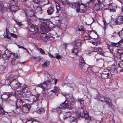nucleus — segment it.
Instances as JSON below:
<instances>
[{
  "label": "nucleus",
  "instance_id": "f257e3e1",
  "mask_svg": "<svg viewBox=\"0 0 123 123\" xmlns=\"http://www.w3.org/2000/svg\"><path fill=\"white\" fill-rule=\"evenodd\" d=\"M45 81L43 83L40 84L38 85L37 87L41 89V92L43 94L45 92L47 91L50 88L49 87V85H50L52 82L53 80L51 76L49 74H48L47 76L45 78Z\"/></svg>",
  "mask_w": 123,
  "mask_h": 123
},
{
  "label": "nucleus",
  "instance_id": "f03ea898",
  "mask_svg": "<svg viewBox=\"0 0 123 123\" xmlns=\"http://www.w3.org/2000/svg\"><path fill=\"white\" fill-rule=\"evenodd\" d=\"M76 114L78 117H81L84 119L85 121L87 123H89L91 120V117L85 110H83V111L80 113L76 112Z\"/></svg>",
  "mask_w": 123,
  "mask_h": 123
},
{
  "label": "nucleus",
  "instance_id": "7ed1b4c3",
  "mask_svg": "<svg viewBox=\"0 0 123 123\" xmlns=\"http://www.w3.org/2000/svg\"><path fill=\"white\" fill-rule=\"evenodd\" d=\"M26 22L28 24V26L30 27V31L33 32V34H35L37 33L38 31V28L37 26L33 24H31V21L29 20V21L27 18L26 20Z\"/></svg>",
  "mask_w": 123,
  "mask_h": 123
},
{
  "label": "nucleus",
  "instance_id": "20e7f679",
  "mask_svg": "<svg viewBox=\"0 0 123 123\" xmlns=\"http://www.w3.org/2000/svg\"><path fill=\"white\" fill-rule=\"evenodd\" d=\"M79 66L82 72L84 73L87 72L86 70L88 67V66L84 62V59L82 57L80 58Z\"/></svg>",
  "mask_w": 123,
  "mask_h": 123
},
{
  "label": "nucleus",
  "instance_id": "39448f33",
  "mask_svg": "<svg viewBox=\"0 0 123 123\" xmlns=\"http://www.w3.org/2000/svg\"><path fill=\"white\" fill-rule=\"evenodd\" d=\"M10 85L12 89H17L20 87L21 85L20 83L16 80H13L10 83Z\"/></svg>",
  "mask_w": 123,
  "mask_h": 123
},
{
  "label": "nucleus",
  "instance_id": "423d86ee",
  "mask_svg": "<svg viewBox=\"0 0 123 123\" xmlns=\"http://www.w3.org/2000/svg\"><path fill=\"white\" fill-rule=\"evenodd\" d=\"M41 24L40 28L41 30L43 32H48L49 30V28L48 27L45 21H44L43 20H41L40 21Z\"/></svg>",
  "mask_w": 123,
  "mask_h": 123
},
{
  "label": "nucleus",
  "instance_id": "0eeeda50",
  "mask_svg": "<svg viewBox=\"0 0 123 123\" xmlns=\"http://www.w3.org/2000/svg\"><path fill=\"white\" fill-rule=\"evenodd\" d=\"M123 16H119L118 18L114 20L112 22L113 25H120L123 23Z\"/></svg>",
  "mask_w": 123,
  "mask_h": 123
},
{
  "label": "nucleus",
  "instance_id": "6e6552de",
  "mask_svg": "<svg viewBox=\"0 0 123 123\" xmlns=\"http://www.w3.org/2000/svg\"><path fill=\"white\" fill-rule=\"evenodd\" d=\"M61 94L64 96L66 99H68L70 102H73L74 101V99L71 94L63 92H62Z\"/></svg>",
  "mask_w": 123,
  "mask_h": 123
},
{
  "label": "nucleus",
  "instance_id": "1a4fd4ad",
  "mask_svg": "<svg viewBox=\"0 0 123 123\" xmlns=\"http://www.w3.org/2000/svg\"><path fill=\"white\" fill-rule=\"evenodd\" d=\"M30 108V104H27L22 106V111L26 113L28 112Z\"/></svg>",
  "mask_w": 123,
  "mask_h": 123
},
{
  "label": "nucleus",
  "instance_id": "9d476101",
  "mask_svg": "<svg viewBox=\"0 0 123 123\" xmlns=\"http://www.w3.org/2000/svg\"><path fill=\"white\" fill-rule=\"evenodd\" d=\"M9 6L11 10L13 12H14L18 10V6L16 5V4L14 1L12 2L9 5Z\"/></svg>",
  "mask_w": 123,
  "mask_h": 123
},
{
  "label": "nucleus",
  "instance_id": "9b49d317",
  "mask_svg": "<svg viewBox=\"0 0 123 123\" xmlns=\"http://www.w3.org/2000/svg\"><path fill=\"white\" fill-rule=\"evenodd\" d=\"M34 12L33 11L31 10L30 11L28 10H27V12H26L25 13V15L26 16V19L25 20L26 21V20L27 18L28 21H29V20H30L29 19V17H35L34 15Z\"/></svg>",
  "mask_w": 123,
  "mask_h": 123
},
{
  "label": "nucleus",
  "instance_id": "f8f14e48",
  "mask_svg": "<svg viewBox=\"0 0 123 123\" xmlns=\"http://www.w3.org/2000/svg\"><path fill=\"white\" fill-rule=\"evenodd\" d=\"M105 102L108 105L109 108L111 109H113L114 108L113 106L112 105L110 99L108 97H106L104 98Z\"/></svg>",
  "mask_w": 123,
  "mask_h": 123
},
{
  "label": "nucleus",
  "instance_id": "ddd939ff",
  "mask_svg": "<svg viewBox=\"0 0 123 123\" xmlns=\"http://www.w3.org/2000/svg\"><path fill=\"white\" fill-rule=\"evenodd\" d=\"M91 32V31H88L82 32V33H83V37L84 39L88 40L91 38V37L89 35V34H90Z\"/></svg>",
  "mask_w": 123,
  "mask_h": 123
},
{
  "label": "nucleus",
  "instance_id": "4468645a",
  "mask_svg": "<svg viewBox=\"0 0 123 123\" xmlns=\"http://www.w3.org/2000/svg\"><path fill=\"white\" fill-rule=\"evenodd\" d=\"M67 102L65 101L61 105L62 107L60 108V107H58V108L57 109V110L58 111L59 110L61 111V110L62 109L65 108L68 109L71 108V107H69L68 105H67Z\"/></svg>",
  "mask_w": 123,
  "mask_h": 123
},
{
  "label": "nucleus",
  "instance_id": "2eb2a0df",
  "mask_svg": "<svg viewBox=\"0 0 123 123\" xmlns=\"http://www.w3.org/2000/svg\"><path fill=\"white\" fill-rule=\"evenodd\" d=\"M10 94L9 93L4 92L1 95V98L3 100L5 101L7 100Z\"/></svg>",
  "mask_w": 123,
  "mask_h": 123
},
{
  "label": "nucleus",
  "instance_id": "dca6fc26",
  "mask_svg": "<svg viewBox=\"0 0 123 123\" xmlns=\"http://www.w3.org/2000/svg\"><path fill=\"white\" fill-rule=\"evenodd\" d=\"M48 54L52 58H56L58 59H61L62 58V56L58 53H55L54 55L49 53H48Z\"/></svg>",
  "mask_w": 123,
  "mask_h": 123
},
{
  "label": "nucleus",
  "instance_id": "f3484780",
  "mask_svg": "<svg viewBox=\"0 0 123 123\" xmlns=\"http://www.w3.org/2000/svg\"><path fill=\"white\" fill-rule=\"evenodd\" d=\"M121 43H123V40H121L118 43H111V44L109 46L110 47L113 46V47H118L121 44Z\"/></svg>",
  "mask_w": 123,
  "mask_h": 123
},
{
  "label": "nucleus",
  "instance_id": "a211bd4d",
  "mask_svg": "<svg viewBox=\"0 0 123 123\" xmlns=\"http://www.w3.org/2000/svg\"><path fill=\"white\" fill-rule=\"evenodd\" d=\"M24 103V102L21 99H18L16 103V109H18L20 108L21 105Z\"/></svg>",
  "mask_w": 123,
  "mask_h": 123
},
{
  "label": "nucleus",
  "instance_id": "6ab92c4d",
  "mask_svg": "<svg viewBox=\"0 0 123 123\" xmlns=\"http://www.w3.org/2000/svg\"><path fill=\"white\" fill-rule=\"evenodd\" d=\"M21 90L22 91L23 93H24L25 94L27 93L29 91V88L25 84L24 85L22 86Z\"/></svg>",
  "mask_w": 123,
  "mask_h": 123
},
{
  "label": "nucleus",
  "instance_id": "aec40b11",
  "mask_svg": "<svg viewBox=\"0 0 123 123\" xmlns=\"http://www.w3.org/2000/svg\"><path fill=\"white\" fill-rule=\"evenodd\" d=\"M103 1L101 2L100 0H98V3H96L95 5V7L96 9L97 10H98L100 9L101 7L100 6L102 5L103 3V1Z\"/></svg>",
  "mask_w": 123,
  "mask_h": 123
},
{
  "label": "nucleus",
  "instance_id": "412c9836",
  "mask_svg": "<svg viewBox=\"0 0 123 123\" xmlns=\"http://www.w3.org/2000/svg\"><path fill=\"white\" fill-rule=\"evenodd\" d=\"M41 39L44 41H46L48 39V37L47 34L45 33H42L40 35Z\"/></svg>",
  "mask_w": 123,
  "mask_h": 123
},
{
  "label": "nucleus",
  "instance_id": "4be33fe9",
  "mask_svg": "<svg viewBox=\"0 0 123 123\" xmlns=\"http://www.w3.org/2000/svg\"><path fill=\"white\" fill-rule=\"evenodd\" d=\"M62 2L63 4L65 5L68 7L72 6H73L72 4L66 0L62 1Z\"/></svg>",
  "mask_w": 123,
  "mask_h": 123
},
{
  "label": "nucleus",
  "instance_id": "5701e85b",
  "mask_svg": "<svg viewBox=\"0 0 123 123\" xmlns=\"http://www.w3.org/2000/svg\"><path fill=\"white\" fill-rule=\"evenodd\" d=\"M11 52L7 49L4 51L3 55L7 57H9L11 55Z\"/></svg>",
  "mask_w": 123,
  "mask_h": 123
},
{
  "label": "nucleus",
  "instance_id": "b1692460",
  "mask_svg": "<svg viewBox=\"0 0 123 123\" xmlns=\"http://www.w3.org/2000/svg\"><path fill=\"white\" fill-rule=\"evenodd\" d=\"M80 10H81L82 12H84L87 9L86 5V4H81L79 6Z\"/></svg>",
  "mask_w": 123,
  "mask_h": 123
},
{
  "label": "nucleus",
  "instance_id": "393cba45",
  "mask_svg": "<svg viewBox=\"0 0 123 123\" xmlns=\"http://www.w3.org/2000/svg\"><path fill=\"white\" fill-rule=\"evenodd\" d=\"M118 67L122 69L119 70L120 71L122 72L123 71V60H122L120 61L119 63L118 64Z\"/></svg>",
  "mask_w": 123,
  "mask_h": 123
},
{
  "label": "nucleus",
  "instance_id": "a878e982",
  "mask_svg": "<svg viewBox=\"0 0 123 123\" xmlns=\"http://www.w3.org/2000/svg\"><path fill=\"white\" fill-rule=\"evenodd\" d=\"M18 56L17 53H11L10 57L12 60H15L17 58Z\"/></svg>",
  "mask_w": 123,
  "mask_h": 123
},
{
  "label": "nucleus",
  "instance_id": "bb28decb",
  "mask_svg": "<svg viewBox=\"0 0 123 123\" xmlns=\"http://www.w3.org/2000/svg\"><path fill=\"white\" fill-rule=\"evenodd\" d=\"M54 10L52 7H49L47 10V12L48 15H50L53 13Z\"/></svg>",
  "mask_w": 123,
  "mask_h": 123
},
{
  "label": "nucleus",
  "instance_id": "cd10ccee",
  "mask_svg": "<svg viewBox=\"0 0 123 123\" xmlns=\"http://www.w3.org/2000/svg\"><path fill=\"white\" fill-rule=\"evenodd\" d=\"M107 74H105V73H102L101 75V77L103 79H105L107 78L108 77L110 79L111 78V76H109Z\"/></svg>",
  "mask_w": 123,
  "mask_h": 123
},
{
  "label": "nucleus",
  "instance_id": "c85d7f7f",
  "mask_svg": "<svg viewBox=\"0 0 123 123\" xmlns=\"http://www.w3.org/2000/svg\"><path fill=\"white\" fill-rule=\"evenodd\" d=\"M78 52V50L77 48H74L72 49V53L73 55H77Z\"/></svg>",
  "mask_w": 123,
  "mask_h": 123
},
{
  "label": "nucleus",
  "instance_id": "c756f323",
  "mask_svg": "<svg viewBox=\"0 0 123 123\" xmlns=\"http://www.w3.org/2000/svg\"><path fill=\"white\" fill-rule=\"evenodd\" d=\"M40 95L39 94H37L34 96L33 100V102H36L38 100V97Z\"/></svg>",
  "mask_w": 123,
  "mask_h": 123
},
{
  "label": "nucleus",
  "instance_id": "7c9ffc66",
  "mask_svg": "<svg viewBox=\"0 0 123 123\" xmlns=\"http://www.w3.org/2000/svg\"><path fill=\"white\" fill-rule=\"evenodd\" d=\"M79 101L80 103V106L81 109H83L84 106V101L81 99H79Z\"/></svg>",
  "mask_w": 123,
  "mask_h": 123
},
{
  "label": "nucleus",
  "instance_id": "2f4dec72",
  "mask_svg": "<svg viewBox=\"0 0 123 123\" xmlns=\"http://www.w3.org/2000/svg\"><path fill=\"white\" fill-rule=\"evenodd\" d=\"M87 72L85 73L88 74H91L92 73L93 71L92 68L90 67H88L86 70Z\"/></svg>",
  "mask_w": 123,
  "mask_h": 123
},
{
  "label": "nucleus",
  "instance_id": "473e14b6",
  "mask_svg": "<svg viewBox=\"0 0 123 123\" xmlns=\"http://www.w3.org/2000/svg\"><path fill=\"white\" fill-rule=\"evenodd\" d=\"M74 6L77 9H76V10L77 11V12H78L80 11L79 9V6H80V3H75L74 4Z\"/></svg>",
  "mask_w": 123,
  "mask_h": 123
},
{
  "label": "nucleus",
  "instance_id": "72a5a7b5",
  "mask_svg": "<svg viewBox=\"0 0 123 123\" xmlns=\"http://www.w3.org/2000/svg\"><path fill=\"white\" fill-rule=\"evenodd\" d=\"M94 49L95 51H96L100 54H102L103 53L102 50L100 48L95 47Z\"/></svg>",
  "mask_w": 123,
  "mask_h": 123
},
{
  "label": "nucleus",
  "instance_id": "f704fd0d",
  "mask_svg": "<svg viewBox=\"0 0 123 123\" xmlns=\"http://www.w3.org/2000/svg\"><path fill=\"white\" fill-rule=\"evenodd\" d=\"M59 88L56 86L54 87L53 89L51 91V92L54 93L58 92L59 91Z\"/></svg>",
  "mask_w": 123,
  "mask_h": 123
},
{
  "label": "nucleus",
  "instance_id": "c9c22d12",
  "mask_svg": "<svg viewBox=\"0 0 123 123\" xmlns=\"http://www.w3.org/2000/svg\"><path fill=\"white\" fill-rule=\"evenodd\" d=\"M71 114L69 112H67L65 113L64 114L63 118H66L70 116Z\"/></svg>",
  "mask_w": 123,
  "mask_h": 123
},
{
  "label": "nucleus",
  "instance_id": "e433bc0d",
  "mask_svg": "<svg viewBox=\"0 0 123 123\" xmlns=\"http://www.w3.org/2000/svg\"><path fill=\"white\" fill-rule=\"evenodd\" d=\"M12 36V33H10L9 32L7 33V34L4 36V37L6 38H8L10 39Z\"/></svg>",
  "mask_w": 123,
  "mask_h": 123
},
{
  "label": "nucleus",
  "instance_id": "4c0bfd02",
  "mask_svg": "<svg viewBox=\"0 0 123 123\" xmlns=\"http://www.w3.org/2000/svg\"><path fill=\"white\" fill-rule=\"evenodd\" d=\"M49 64V61H47L45 62L42 65L43 67H47Z\"/></svg>",
  "mask_w": 123,
  "mask_h": 123
},
{
  "label": "nucleus",
  "instance_id": "58836bf2",
  "mask_svg": "<svg viewBox=\"0 0 123 123\" xmlns=\"http://www.w3.org/2000/svg\"><path fill=\"white\" fill-rule=\"evenodd\" d=\"M55 4L56 5L57 10L56 13H58L59 12V11L60 10V7L59 5L57 3H56Z\"/></svg>",
  "mask_w": 123,
  "mask_h": 123
},
{
  "label": "nucleus",
  "instance_id": "ea45409f",
  "mask_svg": "<svg viewBox=\"0 0 123 123\" xmlns=\"http://www.w3.org/2000/svg\"><path fill=\"white\" fill-rule=\"evenodd\" d=\"M109 9L110 12H112V11H114V10H113V9L114 8V7H113L112 6L113 5H112V4L110 3V4H109Z\"/></svg>",
  "mask_w": 123,
  "mask_h": 123
},
{
  "label": "nucleus",
  "instance_id": "a19ab883",
  "mask_svg": "<svg viewBox=\"0 0 123 123\" xmlns=\"http://www.w3.org/2000/svg\"><path fill=\"white\" fill-rule=\"evenodd\" d=\"M103 4L105 5H109L110 4V0H103Z\"/></svg>",
  "mask_w": 123,
  "mask_h": 123
},
{
  "label": "nucleus",
  "instance_id": "79ce46f5",
  "mask_svg": "<svg viewBox=\"0 0 123 123\" xmlns=\"http://www.w3.org/2000/svg\"><path fill=\"white\" fill-rule=\"evenodd\" d=\"M117 34L119 35L120 37L123 39V30L121 31L119 33H117Z\"/></svg>",
  "mask_w": 123,
  "mask_h": 123
},
{
  "label": "nucleus",
  "instance_id": "37998d69",
  "mask_svg": "<svg viewBox=\"0 0 123 123\" xmlns=\"http://www.w3.org/2000/svg\"><path fill=\"white\" fill-rule=\"evenodd\" d=\"M123 53V50L122 49H118L117 52V54L120 56L121 54H122ZM119 57H120V56Z\"/></svg>",
  "mask_w": 123,
  "mask_h": 123
},
{
  "label": "nucleus",
  "instance_id": "c03bdc74",
  "mask_svg": "<svg viewBox=\"0 0 123 123\" xmlns=\"http://www.w3.org/2000/svg\"><path fill=\"white\" fill-rule=\"evenodd\" d=\"M15 21L17 23V24L19 26H21L22 25V24L21 21L18 20H15Z\"/></svg>",
  "mask_w": 123,
  "mask_h": 123
},
{
  "label": "nucleus",
  "instance_id": "a18cd8bd",
  "mask_svg": "<svg viewBox=\"0 0 123 123\" xmlns=\"http://www.w3.org/2000/svg\"><path fill=\"white\" fill-rule=\"evenodd\" d=\"M95 0H90V1L88 2V4L89 5H92L94 3Z\"/></svg>",
  "mask_w": 123,
  "mask_h": 123
},
{
  "label": "nucleus",
  "instance_id": "49530a36",
  "mask_svg": "<svg viewBox=\"0 0 123 123\" xmlns=\"http://www.w3.org/2000/svg\"><path fill=\"white\" fill-rule=\"evenodd\" d=\"M15 60H12L11 61V63L12 65H16L18 64L17 62L15 61Z\"/></svg>",
  "mask_w": 123,
  "mask_h": 123
},
{
  "label": "nucleus",
  "instance_id": "de8ad7c7",
  "mask_svg": "<svg viewBox=\"0 0 123 123\" xmlns=\"http://www.w3.org/2000/svg\"><path fill=\"white\" fill-rule=\"evenodd\" d=\"M39 50L40 52L42 54H45V52H44L43 49H42L41 48H40L39 49Z\"/></svg>",
  "mask_w": 123,
  "mask_h": 123
},
{
  "label": "nucleus",
  "instance_id": "09e8293b",
  "mask_svg": "<svg viewBox=\"0 0 123 123\" xmlns=\"http://www.w3.org/2000/svg\"><path fill=\"white\" fill-rule=\"evenodd\" d=\"M38 111L39 112H40L41 113H43L44 112V109L42 108H41L39 109Z\"/></svg>",
  "mask_w": 123,
  "mask_h": 123
},
{
  "label": "nucleus",
  "instance_id": "8fccbe9b",
  "mask_svg": "<svg viewBox=\"0 0 123 123\" xmlns=\"http://www.w3.org/2000/svg\"><path fill=\"white\" fill-rule=\"evenodd\" d=\"M0 110L1 112L3 114H5V111L3 109L2 107L1 106H0Z\"/></svg>",
  "mask_w": 123,
  "mask_h": 123
},
{
  "label": "nucleus",
  "instance_id": "3c124183",
  "mask_svg": "<svg viewBox=\"0 0 123 123\" xmlns=\"http://www.w3.org/2000/svg\"><path fill=\"white\" fill-rule=\"evenodd\" d=\"M35 59L36 62H38L41 60V59L40 57H38L36 58Z\"/></svg>",
  "mask_w": 123,
  "mask_h": 123
},
{
  "label": "nucleus",
  "instance_id": "603ef678",
  "mask_svg": "<svg viewBox=\"0 0 123 123\" xmlns=\"http://www.w3.org/2000/svg\"><path fill=\"white\" fill-rule=\"evenodd\" d=\"M103 73H105V74H107L109 75V76H110L109 75V71L108 70H104V71Z\"/></svg>",
  "mask_w": 123,
  "mask_h": 123
},
{
  "label": "nucleus",
  "instance_id": "864d4df0",
  "mask_svg": "<svg viewBox=\"0 0 123 123\" xmlns=\"http://www.w3.org/2000/svg\"><path fill=\"white\" fill-rule=\"evenodd\" d=\"M3 6L1 2H0V10L1 11L3 9Z\"/></svg>",
  "mask_w": 123,
  "mask_h": 123
},
{
  "label": "nucleus",
  "instance_id": "5fc2aeb1",
  "mask_svg": "<svg viewBox=\"0 0 123 123\" xmlns=\"http://www.w3.org/2000/svg\"><path fill=\"white\" fill-rule=\"evenodd\" d=\"M43 2L44 5H45L48 3L49 1L48 0H45Z\"/></svg>",
  "mask_w": 123,
  "mask_h": 123
},
{
  "label": "nucleus",
  "instance_id": "6e6d98bb",
  "mask_svg": "<svg viewBox=\"0 0 123 123\" xmlns=\"http://www.w3.org/2000/svg\"><path fill=\"white\" fill-rule=\"evenodd\" d=\"M12 36L15 38H17V37L16 35L13 33H12Z\"/></svg>",
  "mask_w": 123,
  "mask_h": 123
},
{
  "label": "nucleus",
  "instance_id": "4d7b16f0",
  "mask_svg": "<svg viewBox=\"0 0 123 123\" xmlns=\"http://www.w3.org/2000/svg\"><path fill=\"white\" fill-rule=\"evenodd\" d=\"M24 49L25 50V52L26 53H29V51L26 48H24Z\"/></svg>",
  "mask_w": 123,
  "mask_h": 123
},
{
  "label": "nucleus",
  "instance_id": "13d9d810",
  "mask_svg": "<svg viewBox=\"0 0 123 123\" xmlns=\"http://www.w3.org/2000/svg\"><path fill=\"white\" fill-rule=\"evenodd\" d=\"M39 10H41V8L39 7H37L36 10V12H37V11Z\"/></svg>",
  "mask_w": 123,
  "mask_h": 123
},
{
  "label": "nucleus",
  "instance_id": "bf43d9fd",
  "mask_svg": "<svg viewBox=\"0 0 123 123\" xmlns=\"http://www.w3.org/2000/svg\"><path fill=\"white\" fill-rule=\"evenodd\" d=\"M103 21V25H104V26H103V27L104 28H105L106 27V26H105L106 22L104 20Z\"/></svg>",
  "mask_w": 123,
  "mask_h": 123
},
{
  "label": "nucleus",
  "instance_id": "052dcab7",
  "mask_svg": "<svg viewBox=\"0 0 123 123\" xmlns=\"http://www.w3.org/2000/svg\"><path fill=\"white\" fill-rule=\"evenodd\" d=\"M30 120L32 121V123L34 121L35 122L36 121V120L35 119L33 118H32Z\"/></svg>",
  "mask_w": 123,
  "mask_h": 123
},
{
  "label": "nucleus",
  "instance_id": "680f3d73",
  "mask_svg": "<svg viewBox=\"0 0 123 123\" xmlns=\"http://www.w3.org/2000/svg\"><path fill=\"white\" fill-rule=\"evenodd\" d=\"M33 2L36 3H38V0H32Z\"/></svg>",
  "mask_w": 123,
  "mask_h": 123
},
{
  "label": "nucleus",
  "instance_id": "e2e57ef3",
  "mask_svg": "<svg viewBox=\"0 0 123 123\" xmlns=\"http://www.w3.org/2000/svg\"><path fill=\"white\" fill-rule=\"evenodd\" d=\"M25 123H32V121H31L30 120H28L25 122Z\"/></svg>",
  "mask_w": 123,
  "mask_h": 123
},
{
  "label": "nucleus",
  "instance_id": "0e129e2a",
  "mask_svg": "<svg viewBox=\"0 0 123 123\" xmlns=\"http://www.w3.org/2000/svg\"><path fill=\"white\" fill-rule=\"evenodd\" d=\"M18 46L19 48H22V49H24V47H23V46H20V45H18Z\"/></svg>",
  "mask_w": 123,
  "mask_h": 123
},
{
  "label": "nucleus",
  "instance_id": "69168bd1",
  "mask_svg": "<svg viewBox=\"0 0 123 123\" xmlns=\"http://www.w3.org/2000/svg\"><path fill=\"white\" fill-rule=\"evenodd\" d=\"M53 36V35L52 34H50L49 35V36L48 37V38H50V37H52Z\"/></svg>",
  "mask_w": 123,
  "mask_h": 123
},
{
  "label": "nucleus",
  "instance_id": "338daca9",
  "mask_svg": "<svg viewBox=\"0 0 123 123\" xmlns=\"http://www.w3.org/2000/svg\"><path fill=\"white\" fill-rule=\"evenodd\" d=\"M49 38L50 40H52L54 39V37H50V38Z\"/></svg>",
  "mask_w": 123,
  "mask_h": 123
},
{
  "label": "nucleus",
  "instance_id": "774afa93",
  "mask_svg": "<svg viewBox=\"0 0 123 123\" xmlns=\"http://www.w3.org/2000/svg\"><path fill=\"white\" fill-rule=\"evenodd\" d=\"M78 31H82L84 30V29L83 28H82L81 29H79L78 30Z\"/></svg>",
  "mask_w": 123,
  "mask_h": 123
}]
</instances>
